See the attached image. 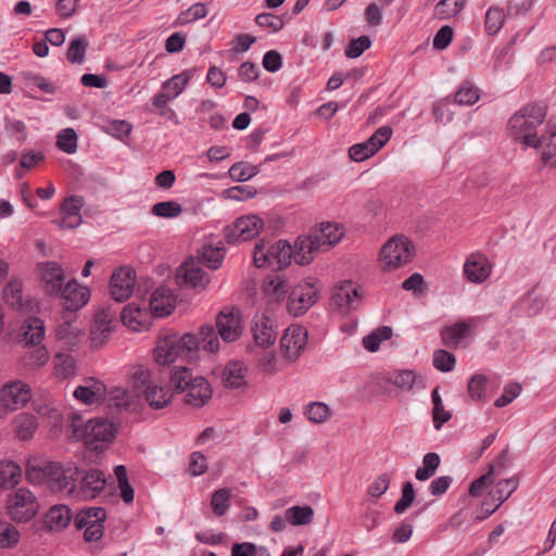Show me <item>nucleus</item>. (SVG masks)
Wrapping results in <instances>:
<instances>
[{
  "mask_svg": "<svg viewBox=\"0 0 556 556\" xmlns=\"http://www.w3.org/2000/svg\"><path fill=\"white\" fill-rule=\"evenodd\" d=\"M344 236V228L341 225L329 222L320 223L311 229L307 236H300L295 241V263L299 265L309 264L315 254L321 250H328L337 244Z\"/></svg>",
  "mask_w": 556,
  "mask_h": 556,
  "instance_id": "obj_1",
  "label": "nucleus"
},
{
  "mask_svg": "<svg viewBox=\"0 0 556 556\" xmlns=\"http://www.w3.org/2000/svg\"><path fill=\"white\" fill-rule=\"evenodd\" d=\"M547 105L543 102L530 103L517 111L508 121L509 136L528 147L539 148L536 128L543 124Z\"/></svg>",
  "mask_w": 556,
  "mask_h": 556,
  "instance_id": "obj_2",
  "label": "nucleus"
},
{
  "mask_svg": "<svg viewBox=\"0 0 556 556\" xmlns=\"http://www.w3.org/2000/svg\"><path fill=\"white\" fill-rule=\"evenodd\" d=\"M199 349V340L192 333L176 332L160 337L154 349V359L160 365H169L176 359H190Z\"/></svg>",
  "mask_w": 556,
  "mask_h": 556,
  "instance_id": "obj_3",
  "label": "nucleus"
},
{
  "mask_svg": "<svg viewBox=\"0 0 556 556\" xmlns=\"http://www.w3.org/2000/svg\"><path fill=\"white\" fill-rule=\"evenodd\" d=\"M414 245L404 236H394L380 250L379 261L382 270L390 271L412 262Z\"/></svg>",
  "mask_w": 556,
  "mask_h": 556,
  "instance_id": "obj_4",
  "label": "nucleus"
},
{
  "mask_svg": "<svg viewBox=\"0 0 556 556\" xmlns=\"http://www.w3.org/2000/svg\"><path fill=\"white\" fill-rule=\"evenodd\" d=\"M106 511L102 507H88L80 509L75 518L74 526L77 530H84L86 542H97L103 536Z\"/></svg>",
  "mask_w": 556,
  "mask_h": 556,
  "instance_id": "obj_5",
  "label": "nucleus"
},
{
  "mask_svg": "<svg viewBox=\"0 0 556 556\" xmlns=\"http://www.w3.org/2000/svg\"><path fill=\"white\" fill-rule=\"evenodd\" d=\"M319 291L320 288L317 286L316 279L307 278L299 282L289 295V313L294 316L303 315L317 302Z\"/></svg>",
  "mask_w": 556,
  "mask_h": 556,
  "instance_id": "obj_6",
  "label": "nucleus"
},
{
  "mask_svg": "<svg viewBox=\"0 0 556 556\" xmlns=\"http://www.w3.org/2000/svg\"><path fill=\"white\" fill-rule=\"evenodd\" d=\"M117 315V309L113 308L111 305L100 308L94 314L89 336L92 348H101L108 342L118 324Z\"/></svg>",
  "mask_w": 556,
  "mask_h": 556,
  "instance_id": "obj_7",
  "label": "nucleus"
},
{
  "mask_svg": "<svg viewBox=\"0 0 556 556\" xmlns=\"http://www.w3.org/2000/svg\"><path fill=\"white\" fill-rule=\"evenodd\" d=\"M104 472L99 469L80 470L78 481L74 485L72 497L79 500H93L105 488Z\"/></svg>",
  "mask_w": 556,
  "mask_h": 556,
  "instance_id": "obj_8",
  "label": "nucleus"
},
{
  "mask_svg": "<svg viewBox=\"0 0 556 556\" xmlns=\"http://www.w3.org/2000/svg\"><path fill=\"white\" fill-rule=\"evenodd\" d=\"M10 516L20 522L30 520L38 510L35 495L27 489L21 488L7 502Z\"/></svg>",
  "mask_w": 556,
  "mask_h": 556,
  "instance_id": "obj_9",
  "label": "nucleus"
},
{
  "mask_svg": "<svg viewBox=\"0 0 556 556\" xmlns=\"http://www.w3.org/2000/svg\"><path fill=\"white\" fill-rule=\"evenodd\" d=\"M114 437L113 425L102 418L90 419L84 428V441L94 451H102Z\"/></svg>",
  "mask_w": 556,
  "mask_h": 556,
  "instance_id": "obj_10",
  "label": "nucleus"
},
{
  "mask_svg": "<svg viewBox=\"0 0 556 556\" xmlns=\"http://www.w3.org/2000/svg\"><path fill=\"white\" fill-rule=\"evenodd\" d=\"M54 466L51 470V476H49L48 484L52 489L72 496L74 485H76L80 475V469L75 465H63L59 462H54Z\"/></svg>",
  "mask_w": 556,
  "mask_h": 556,
  "instance_id": "obj_11",
  "label": "nucleus"
},
{
  "mask_svg": "<svg viewBox=\"0 0 556 556\" xmlns=\"http://www.w3.org/2000/svg\"><path fill=\"white\" fill-rule=\"evenodd\" d=\"M136 273L130 267H119L113 271L110 279V294L116 302H124L134 292Z\"/></svg>",
  "mask_w": 556,
  "mask_h": 556,
  "instance_id": "obj_12",
  "label": "nucleus"
},
{
  "mask_svg": "<svg viewBox=\"0 0 556 556\" xmlns=\"http://www.w3.org/2000/svg\"><path fill=\"white\" fill-rule=\"evenodd\" d=\"M31 396L28 384L22 381L7 383L0 390V403L4 408L15 410L23 407Z\"/></svg>",
  "mask_w": 556,
  "mask_h": 556,
  "instance_id": "obj_13",
  "label": "nucleus"
},
{
  "mask_svg": "<svg viewBox=\"0 0 556 556\" xmlns=\"http://www.w3.org/2000/svg\"><path fill=\"white\" fill-rule=\"evenodd\" d=\"M42 288L51 296L59 295L64 280V270L56 262L40 263L37 267Z\"/></svg>",
  "mask_w": 556,
  "mask_h": 556,
  "instance_id": "obj_14",
  "label": "nucleus"
},
{
  "mask_svg": "<svg viewBox=\"0 0 556 556\" xmlns=\"http://www.w3.org/2000/svg\"><path fill=\"white\" fill-rule=\"evenodd\" d=\"M216 326L224 341H236L242 333L240 311L236 308L222 311L216 317Z\"/></svg>",
  "mask_w": 556,
  "mask_h": 556,
  "instance_id": "obj_15",
  "label": "nucleus"
},
{
  "mask_svg": "<svg viewBox=\"0 0 556 556\" xmlns=\"http://www.w3.org/2000/svg\"><path fill=\"white\" fill-rule=\"evenodd\" d=\"M307 343V331L301 326L289 327L280 341L281 350L289 359H296Z\"/></svg>",
  "mask_w": 556,
  "mask_h": 556,
  "instance_id": "obj_16",
  "label": "nucleus"
},
{
  "mask_svg": "<svg viewBox=\"0 0 556 556\" xmlns=\"http://www.w3.org/2000/svg\"><path fill=\"white\" fill-rule=\"evenodd\" d=\"M263 227V222L255 215L238 218L227 235L228 242H240L253 239Z\"/></svg>",
  "mask_w": 556,
  "mask_h": 556,
  "instance_id": "obj_17",
  "label": "nucleus"
},
{
  "mask_svg": "<svg viewBox=\"0 0 556 556\" xmlns=\"http://www.w3.org/2000/svg\"><path fill=\"white\" fill-rule=\"evenodd\" d=\"M65 312L75 313L89 301V291L80 287L76 280L68 281L60 292Z\"/></svg>",
  "mask_w": 556,
  "mask_h": 556,
  "instance_id": "obj_18",
  "label": "nucleus"
},
{
  "mask_svg": "<svg viewBox=\"0 0 556 556\" xmlns=\"http://www.w3.org/2000/svg\"><path fill=\"white\" fill-rule=\"evenodd\" d=\"M491 271V263L481 253L469 255L464 264V274L468 281L472 283H482L489 278Z\"/></svg>",
  "mask_w": 556,
  "mask_h": 556,
  "instance_id": "obj_19",
  "label": "nucleus"
},
{
  "mask_svg": "<svg viewBox=\"0 0 556 556\" xmlns=\"http://www.w3.org/2000/svg\"><path fill=\"white\" fill-rule=\"evenodd\" d=\"M252 331L255 343L262 348L274 344L278 334L274 321L266 313L254 316Z\"/></svg>",
  "mask_w": 556,
  "mask_h": 556,
  "instance_id": "obj_20",
  "label": "nucleus"
},
{
  "mask_svg": "<svg viewBox=\"0 0 556 556\" xmlns=\"http://www.w3.org/2000/svg\"><path fill=\"white\" fill-rule=\"evenodd\" d=\"M177 276L182 278L185 285L192 288L204 289L210 283V277L204 273L201 264L193 257L182 263L178 269Z\"/></svg>",
  "mask_w": 556,
  "mask_h": 556,
  "instance_id": "obj_21",
  "label": "nucleus"
},
{
  "mask_svg": "<svg viewBox=\"0 0 556 556\" xmlns=\"http://www.w3.org/2000/svg\"><path fill=\"white\" fill-rule=\"evenodd\" d=\"M185 403L193 407L205 405L212 397L210 383L203 377L197 376L185 391Z\"/></svg>",
  "mask_w": 556,
  "mask_h": 556,
  "instance_id": "obj_22",
  "label": "nucleus"
},
{
  "mask_svg": "<svg viewBox=\"0 0 556 556\" xmlns=\"http://www.w3.org/2000/svg\"><path fill=\"white\" fill-rule=\"evenodd\" d=\"M149 307L156 317L168 316L175 308V299L167 287H160L152 293Z\"/></svg>",
  "mask_w": 556,
  "mask_h": 556,
  "instance_id": "obj_23",
  "label": "nucleus"
},
{
  "mask_svg": "<svg viewBox=\"0 0 556 556\" xmlns=\"http://www.w3.org/2000/svg\"><path fill=\"white\" fill-rule=\"evenodd\" d=\"M54 462L39 458H30L26 464V478L30 483H48Z\"/></svg>",
  "mask_w": 556,
  "mask_h": 556,
  "instance_id": "obj_24",
  "label": "nucleus"
},
{
  "mask_svg": "<svg viewBox=\"0 0 556 556\" xmlns=\"http://www.w3.org/2000/svg\"><path fill=\"white\" fill-rule=\"evenodd\" d=\"M363 294L359 288L355 287L352 281H344L337 289L333 301L334 304L342 307L346 305L350 308H355L356 304L361 302Z\"/></svg>",
  "mask_w": 556,
  "mask_h": 556,
  "instance_id": "obj_25",
  "label": "nucleus"
},
{
  "mask_svg": "<svg viewBox=\"0 0 556 556\" xmlns=\"http://www.w3.org/2000/svg\"><path fill=\"white\" fill-rule=\"evenodd\" d=\"M3 301L7 305L16 311H24L29 306V302L23 296V285L21 280L12 279L3 288Z\"/></svg>",
  "mask_w": 556,
  "mask_h": 556,
  "instance_id": "obj_26",
  "label": "nucleus"
},
{
  "mask_svg": "<svg viewBox=\"0 0 556 556\" xmlns=\"http://www.w3.org/2000/svg\"><path fill=\"white\" fill-rule=\"evenodd\" d=\"M289 290L288 281L279 276H268L263 283V292L268 302H280Z\"/></svg>",
  "mask_w": 556,
  "mask_h": 556,
  "instance_id": "obj_27",
  "label": "nucleus"
},
{
  "mask_svg": "<svg viewBox=\"0 0 556 556\" xmlns=\"http://www.w3.org/2000/svg\"><path fill=\"white\" fill-rule=\"evenodd\" d=\"M72 518V511L66 505H55L46 514L45 525L51 530H61L68 526Z\"/></svg>",
  "mask_w": 556,
  "mask_h": 556,
  "instance_id": "obj_28",
  "label": "nucleus"
},
{
  "mask_svg": "<svg viewBox=\"0 0 556 556\" xmlns=\"http://www.w3.org/2000/svg\"><path fill=\"white\" fill-rule=\"evenodd\" d=\"M276 253L274 244H269L265 240L260 241L254 249L253 262L256 267H273L277 270Z\"/></svg>",
  "mask_w": 556,
  "mask_h": 556,
  "instance_id": "obj_29",
  "label": "nucleus"
},
{
  "mask_svg": "<svg viewBox=\"0 0 556 556\" xmlns=\"http://www.w3.org/2000/svg\"><path fill=\"white\" fill-rule=\"evenodd\" d=\"M26 344L38 345L45 337L43 321L39 318H29L21 328Z\"/></svg>",
  "mask_w": 556,
  "mask_h": 556,
  "instance_id": "obj_30",
  "label": "nucleus"
},
{
  "mask_svg": "<svg viewBox=\"0 0 556 556\" xmlns=\"http://www.w3.org/2000/svg\"><path fill=\"white\" fill-rule=\"evenodd\" d=\"M21 476L22 469L16 463L0 462V490L14 488L18 484Z\"/></svg>",
  "mask_w": 556,
  "mask_h": 556,
  "instance_id": "obj_31",
  "label": "nucleus"
},
{
  "mask_svg": "<svg viewBox=\"0 0 556 556\" xmlns=\"http://www.w3.org/2000/svg\"><path fill=\"white\" fill-rule=\"evenodd\" d=\"M71 317L67 312L63 315V321L56 326L55 336L58 340L63 341L65 345L73 346L77 344L78 337L80 336V330L76 327H73L71 323Z\"/></svg>",
  "mask_w": 556,
  "mask_h": 556,
  "instance_id": "obj_32",
  "label": "nucleus"
},
{
  "mask_svg": "<svg viewBox=\"0 0 556 556\" xmlns=\"http://www.w3.org/2000/svg\"><path fill=\"white\" fill-rule=\"evenodd\" d=\"M387 380L404 391L412 390L413 387L419 382L422 383V388H425L424 379L415 371L408 369L394 371Z\"/></svg>",
  "mask_w": 556,
  "mask_h": 556,
  "instance_id": "obj_33",
  "label": "nucleus"
},
{
  "mask_svg": "<svg viewBox=\"0 0 556 556\" xmlns=\"http://www.w3.org/2000/svg\"><path fill=\"white\" fill-rule=\"evenodd\" d=\"M469 331V326L465 321L445 327L441 331V339L448 348H457L460 340L464 339Z\"/></svg>",
  "mask_w": 556,
  "mask_h": 556,
  "instance_id": "obj_34",
  "label": "nucleus"
},
{
  "mask_svg": "<svg viewBox=\"0 0 556 556\" xmlns=\"http://www.w3.org/2000/svg\"><path fill=\"white\" fill-rule=\"evenodd\" d=\"M144 399L151 408L161 409L168 405L172 399V393L156 384L147 386Z\"/></svg>",
  "mask_w": 556,
  "mask_h": 556,
  "instance_id": "obj_35",
  "label": "nucleus"
},
{
  "mask_svg": "<svg viewBox=\"0 0 556 556\" xmlns=\"http://www.w3.org/2000/svg\"><path fill=\"white\" fill-rule=\"evenodd\" d=\"M467 0H441L434 7V17L450 20L457 16L464 9Z\"/></svg>",
  "mask_w": 556,
  "mask_h": 556,
  "instance_id": "obj_36",
  "label": "nucleus"
},
{
  "mask_svg": "<svg viewBox=\"0 0 556 556\" xmlns=\"http://www.w3.org/2000/svg\"><path fill=\"white\" fill-rule=\"evenodd\" d=\"M76 364L73 356L59 353L54 356L53 375L59 380H65L75 375Z\"/></svg>",
  "mask_w": 556,
  "mask_h": 556,
  "instance_id": "obj_37",
  "label": "nucleus"
},
{
  "mask_svg": "<svg viewBox=\"0 0 556 556\" xmlns=\"http://www.w3.org/2000/svg\"><path fill=\"white\" fill-rule=\"evenodd\" d=\"M142 316V309L136 303H129L121 312L122 323L134 331H139L143 327Z\"/></svg>",
  "mask_w": 556,
  "mask_h": 556,
  "instance_id": "obj_38",
  "label": "nucleus"
},
{
  "mask_svg": "<svg viewBox=\"0 0 556 556\" xmlns=\"http://www.w3.org/2000/svg\"><path fill=\"white\" fill-rule=\"evenodd\" d=\"M314 509L308 506H293L286 510V519L293 526H304L313 521Z\"/></svg>",
  "mask_w": 556,
  "mask_h": 556,
  "instance_id": "obj_39",
  "label": "nucleus"
},
{
  "mask_svg": "<svg viewBox=\"0 0 556 556\" xmlns=\"http://www.w3.org/2000/svg\"><path fill=\"white\" fill-rule=\"evenodd\" d=\"M225 253L222 248H213L211 245L203 247L197 257L201 265H206L211 269H217L224 260Z\"/></svg>",
  "mask_w": 556,
  "mask_h": 556,
  "instance_id": "obj_40",
  "label": "nucleus"
},
{
  "mask_svg": "<svg viewBox=\"0 0 556 556\" xmlns=\"http://www.w3.org/2000/svg\"><path fill=\"white\" fill-rule=\"evenodd\" d=\"M223 382L228 388H239L244 383L243 367L240 363H229L223 371Z\"/></svg>",
  "mask_w": 556,
  "mask_h": 556,
  "instance_id": "obj_41",
  "label": "nucleus"
},
{
  "mask_svg": "<svg viewBox=\"0 0 556 556\" xmlns=\"http://www.w3.org/2000/svg\"><path fill=\"white\" fill-rule=\"evenodd\" d=\"M231 493L227 488L216 490L212 494L211 507L215 516H224L230 507Z\"/></svg>",
  "mask_w": 556,
  "mask_h": 556,
  "instance_id": "obj_42",
  "label": "nucleus"
},
{
  "mask_svg": "<svg viewBox=\"0 0 556 556\" xmlns=\"http://www.w3.org/2000/svg\"><path fill=\"white\" fill-rule=\"evenodd\" d=\"M18 530L9 521L0 518V548H13L20 541Z\"/></svg>",
  "mask_w": 556,
  "mask_h": 556,
  "instance_id": "obj_43",
  "label": "nucleus"
},
{
  "mask_svg": "<svg viewBox=\"0 0 556 556\" xmlns=\"http://www.w3.org/2000/svg\"><path fill=\"white\" fill-rule=\"evenodd\" d=\"M276 253L277 270H281L290 265L291 258H295L296 248L294 249L285 240H279L274 244Z\"/></svg>",
  "mask_w": 556,
  "mask_h": 556,
  "instance_id": "obj_44",
  "label": "nucleus"
},
{
  "mask_svg": "<svg viewBox=\"0 0 556 556\" xmlns=\"http://www.w3.org/2000/svg\"><path fill=\"white\" fill-rule=\"evenodd\" d=\"M49 359V353L45 346H35L23 356L24 366L35 369L43 366Z\"/></svg>",
  "mask_w": 556,
  "mask_h": 556,
  "instance_id": "obj_45",
  "label": "nucleus"
},
{
  "mask_svg": "<svg viewBox=\"0 0 556 556\" xmlns=\"http://www.w3.org/2000/svg\"><path fill=\"white\" fill-rule=\"evenodd\" d=\"M191 74L182 72L181 74L173 76L170 79L163 84V90L173 99L178 97L188 85Z\"/></svg>",
  "mask_w": 556,
  "mask_h": 556,
  "instance_id": "obj_46",
  "label": "nucleus"
},
{
  "mask_svg": "<svg viewBox=\"0 0 556 556\" xmlns=\"http://www.w3.org/2000/svg\"><path fill=\"white\" fill-rule=\"evenodd\" d=\"M505 21L504 11L500 8H490L485 14V31L489 35H495L503 27Z\"/></svg>",
  "mask_w": 556,
  "mask_h": 556,
  "instance_id": "obj_47",
  "label": "nucleus"
},
{
  "mask_svg": "<svg viewBox=\"0 0 556 556\" xmlns=\"http://www.w3.org/2000/svg\"><path fill=\"white\" fill-rule=\"evenodd\" d=\"M37 419L30 414H21L16 418L17 434L22 440H28L37 429Z\"/></svg>",
  "mask_w": 556,
  "mask_h": 556,
  "instance_id": "obj_48",
  "label": "nucleus"
},
{
  "mask_svg": "<svg viewBox=\"0 0 556 556\" xmlns=\"http://www.w3.org/2000/svg\"><path fill=\"white\" fill-rule=\"evenodd\" d=\"M151 212L157 217L172 218L179 216L182 212V207L176 201H164L155 203L152 206Z\"/></svg>",
  "mask_w": 556,
  "mask_h": 556,
  "instance_id": "obj_49",
  "label": "nucleus"
},
{
  "mask_svg": "<svg viewBox=\"0 0 556 556\" xmlns=\"http://www.w3.org/2000/svg\"><path fill=\"white\" fill-rule=\"evenodd\" d=\"M479 90L470 83H465L454 96L455 103L459 105H472L479 100Z\"/></svg>",
  "mask_w": 556,
  "mask_h": 556,
  "instance_id": "obj_50",
  "label": "nucleus"
},
{
  "mask_svg": "<svg viewBox=\"0 0 556 556\" xmlns=\"http://www.w3.org/2000/svg\"><path fill=\"white\" fill-rule=\"evenodd\" d=\"M194 378L191 370L182 366L174 371L170 377V383L177 392H185L189 384L193 382Z\"/></svg>",
  "mask_w": 556,
  "mask_h": 556,
  "instance_id": "obj_51",
  "label": "nucleus"
},
{
  "mask_svg": "<svg viewBox=\"0 0 556 556\" xmlns=\"http://www.w3.org/2000/svg\"><path fill=\"white\" fill-rule=\"evenodd\" d=\"M539 148H542V162L547 164L549 160L556 155V129L548 130L545 135L542 136Z\"/></svg>",
  "mask_w": 556,
  "mask_h": 556,
  "instance_id": "obj_52",
  "label": "nucleus"
},
{
  "mask_svg": "<svg viewBox=\"0 0 556 556\" xmlns=\"http://www.w3.org/2000/svg\"><path fill=\"white\" fill-rule=\"evenodd\" d=\"M200 339L203 344V349L210 353H214L219 349V341L214 328L210 325L202 326L199 331Z\"/></svg>",
  "mask_w": 556,
  "mask_h": 556,
  "instance_id": "obj_53",
  "label": "nucleus"
},
{
  "mask_svg": "<svg viewBox=\"0 0 556 556\" xmlns=\"http://www.w3.org/2000/svg\"><path fill=\"white\" fill-rule=\"evenodd\" d=\"M60 150L66 153H74L77 149V135L73 128L62 130L56 140Z\"/></svg>",
  "mask_w": 556,
  "mask_h": 556,
  "instance_id": "obj_54",
  "label": "nucleus"
},
{
  "mask_svg": "<svg viewBox=\"0 0 556 556\" xmlns=\"http://www.w3.org/2000/svg\"><path fill=\"white\" fill-rule=\"evenodd\" d=\"M88 42L83 38H75L70 42L66 59L71 63H81L85 59V53Z\"/></svg>",
  "mask_w": 556,
  "mask_h": 556,
  "instance_id": "obj_55",
  "label": "nucleus"
},
{
  "mask_svg": "<svg viewBox=\"0 0 556 556\" xmlns=\"http://www.w3.org/2000/svg\"><path fill=\"white\" fill-rule=\"evenodd\" d=\"M494 472L495 465L490 464L486 473L471 482L469 486V494L471 496H480L483 490L493 482Z\"/></svg>",
  "mask_w": 556,
  "mask_h": 556,
  "instance_id": "obj_56",
  "label": "nucleus"
},
{
  "mask_svg": "<svg viewBox=\"0 0 556 556\" xmlns=\"http://www.w3.org/2000/svg\"><path fill=\"white\" fill-rule=\"evenodd\" d=\"M455 356L445 350H438L434 352L433 366L440 371H451L455 366Z\"/></svg>",
  "mask_w": 556,
  "mask_h": 556,
  "instance_id": "obj_57",
  "label": "nucleus"
},
{
  "mask_svg": "<svg viewBox=\"0 0 556 556\" xmlns=\"http://www.w3.org/2000/svg\"><path fill=\"white\" fill-rule=\"evenodd\" d=\"M305 414L308 420L320 424L327 420L329 407L323 402H313L307 406Z\"/></svg>",
  "mask_w": 556,
  "mask_h": 556,
  "instance_id": "obj_58",
  "label": "nucleus"
},
{
  "mask_svg": "<svg viewBox=\"0 0 556 556\" xmlns=\"http://www.w3.org/2000/svg\"><path fill=\"white\" fill-rule=\"evenodd\" d=\"M392 128L390 126H382L378 128L366 141L377 153L391 138Z\"/></svg>",
  "mask_w": 556,
  "mask_h": 556,
  "instance_id": "obj_59",
  "label": "nucleus"
},
{
  "mask_svg": "<svg viewBox=\"0 0 556 556\" xmlns=\"http://www.w3.org/2000/svg\"><path fill=\"white\" fill-rule=\"evenodd\" d=\"M370 45L371 41L368 36H361L357 39H352L345 49V55L351 59L358 58L370 47Z\"/></svg>",
  "mask_w": 556,
  "mask_h": 556,
  "instance_id": "obj_60",
  "label": "nucleus"
},
{
  "mask_svg": "<svg viewBox=\"0 0 556 556\" xmlns=\"http://www.w3.org/2000/svg\"><path fill=\"white\" fill-rule=\"evenodd\" d=\"M415 491L412 482H405L402 488V497L395 503L394 511L403 514L414 502Z\"/></svg>",
  "mask_w": 556,
  "mask_h": 556,
  "instance_id": "obj_61",
  "label": "nucleus"
},
{
  "mask_svg": "<svg viewBox=\"0 0 556 556\" xmlns=\"http://www.w3.org/2000/svg\"><path fill=\"white\" fill-rule=\"evenodd\" d=\"M207 14V9L204 3H195L192 7H190L188 10L181 12L178 16V21L181 24L191 23L193 21H197L199 18L205 17Z\"/></svg>",
  "mask_w": 556,
  "mask_h": 556,
  "instance_id": "obj_62",
  "label": "nucleus"
},
{
  "mask_svg": "<svg viewBox=\"0 0 556 556\" xmlns=\"http://www.w3.org/2000/svg\"><path fill=\"white\" fill-rule=\"evenodd\" d=\"M256 24L260 27L267 28L274 33L280 30L283 27V20L271 13H261L255 18Z\"/></svg>",
  "mask_w": 556,
  "mask_h": 556,
  "instance_id": "obj_63",
  "label": "nucleus"
},
{
  "mask_svg": "<svg viewBox=\"0 0 556 556\" xmlns=\"http://www.w3.org/2000/svg\"><path fill=\"white\" fill-rule=\"evenodd\" d=\"M101 395V387H97L94 390L90 387L79 386L74 391V396L85 404H93Z\"/></svg>",
  "mask_w": 556,
  "mask_h": 556,
  "instance_id": "obj_64",
  "label": "nucleus"
}]
</instances>
